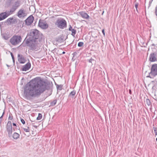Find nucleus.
Returning <instances> with one entry per match:
<instances>
[{"mask_svg": "<svg viewBox=\"0 0 157 157\" xmlns=\"http://www.w3.org/2000/svg\"><path fill=\"white\" fill-rule=\"evenodd\" d=\"M51 85L49 82L42 80H32L25 85L24 89V94L28 98L39 96L46 90L51 89Z\"/></svg>", "mask_w": 157, "mask_h": 157, "instance_id": "1", "label": "nucleus"}, {"mask_svg": "<svg viewBox=\"0 0 157 157\" xmlns=\"http://www.w3.org/2000/svg\"><path fill=\"white\" fill-rule=\"evenodd\" d=\"M42 39V36L37 29L31 30L25 39L27 45L31 50L36 51L39 48L40 43Z\"/></svg>", "mask_w": 157, "mask_h": 157, "instance_id": "2", "label": "nucleus"}, {"mask_svg": "<svg viewBox=\"0 0 157 157\" xmlns=\"http://www.w3.org/2000/svg\"><path fill=\"white\" fill-rule=\"evenodd\" d=\"M55 25L58 28L62 29L66 28L67 26L66 21L62 18H58L55 22Z\"/></svg>", "mask_w": 157, "mask_h": 157, "instance_id": "3", "label": "nucleus"}, {"mask_svg": "<svg viewBox=\"0 0 157 157\" xmlns=\"http://www.w3.org/2000/svg\"><path fill=\"white\" fill-rule=\"evenodd\" d=\"M21 4V2L19 0H17L14 2H12L10 5V10L8 11L11 14L13 13L20 6Z\"/></svg>", "mask_w": 157, "mask_h": 157, "instance_id": "4", "label": "nucleus"}, {"mask_svg": "<svg viewBox=\"0 0 157 157\" xmlns=\"http://www.w3.org/2000/svg\"><path fill=\"white\" fill-rule=\"evenodd\" d=\"M22 38L20 36L14 35L10 40V42L14 45H18L21 41Z\"/></svg>", "mask_w": 157, "mask_h": 157, "instance_id": "5", "label": "nucleus"}, {"mask_svg": "<svg viewBox=\"0 0 157 157\" xmlns=\"http://www.w3.org/2000/svg\"><path fill=\"white\" fill-rule=\"evenodd\" d=\"M6 130L8 133V137L10 138L11 137L13 132L11 122L9 121L6 126Z\"/></svg>", "mask_w": 157, "mask_h": 157, "instance_id": "6", "label": "nucleus"}, {"mask_svg": "<svg viewBox=\"0 0 157 157\" xmlns=\"http://www.w3.org/2000/svg\"><path fill=\"white\" fill-rule=\"evenodd\" d=\"M150 74L155 77L157 75V64H155L152 65L151 69Z\"/></svg>", "mask_w": 157, "mask_h": 157, "instance_id": "7", "label": "nucleus"}, {"mask_svg": "<svg viewBox=\"0 0 157 157\" xmlns=\"http://www.w3.org/2000/svg\"><path fill=\"white\" fill-rule=\"evenodd\" d=\"M11 15L8 10L0 13V21L3 20Z\"/></svg>", "mask_w": 157, "mask_h": 157, "instance_id": "8", "label": "nucleus"}, {"mask_svg": "<svg viewBox=\"0 0 157 157\" xmlns=\"http://www.w3.org/2000/svg\"><path fill=\"white\" fill-rule=\"evenodd\" d=\"M34 20V17L32 15H30L25 21V24L28 26L30 25L33 23Z\"/></svg>", "mask_w": 157, "mask_h": 157, "instance_id": "9", "label": "nucleus"}, {"mask_svg": "<svg viewBox=\"0 0 157 157\" xmlns=\"http://www.w3.org/2000/svg\"><path fill=\"white\" fill-rule=\"evenodd\" d=\"M38 25L41 28L43 29H47L48 26V25L45 22H44L43 21H39Z\"/></svg>", "mask_w": 157, "mask_h": 157, "instance_id": "10", "label": "nucleus"}, {"mask_svg": "<svg viewBox=\"0 0 157 157\" xmlns=\"http://www.w3.org/2000/svg\"><path fill=\"white\" fill-rule=\"evenodd\" d=\"M17 16L20 18L24 17L26 16V14L23 9H20L18 12Z\"/></svg>", "mask_w": 157, "mask_h": 157, "instance_id": "11", "label": "nucleus"}, {"mask_svg": "<svg viewBox=\"0 0 157 157\" xmlns=\"http://www.w3.org/2000/svg\"><path fill=\"white\" fill-rule=\"evenodd\" d=\"M31 63L29 62L26 64L24 65L21 68V70L22 71H26L28 70L31 67Z\"/></svg>", "mask_w": 157, "mask_h": 157, "instance_id": "12", "label": "nucleus"}, {"mask_svg": "<svg viewBox=\"0 0 157 157\" xmlns=\"http://www.w3.org/2000/svg\"><path fill=\"white\" fill-rule=\"evenodd\" d=\"M79 14L81 16L84 18L88 19L89 18V16L88 14L84 12H81L79 13Z\"/></svg>", "mask_w": 157, "mask_h": 157, "instance_id": "13", "label": "nucleus"}, {"mask_svg": "<svg viewBox=\"0 0 157 157\" xmlns=\"http://www.w3.org/2000/svg\"><path fill=\"white\" fill-rule=\"evenodd\" d=\"M156 52H153L151 53L149 57V59H156Z\"/></svg>", "mask_w": 157, "mask_h": 157, "instance_id": "14", "label": "nucleus"}, {"mask_svg": "<svg viewBox=\"0 0 157 157\" xmlns=\"http://www.w3.org/2000/svg\"><path fill=\"white\" fill-rule=\"evenodd\" d=\"M19 134L16 132H14L13 135V137L15 140L18 139L19 137Z\"/></svg>", "mask_w": 157, "mask_h": 157, "instance_id": "15", "label": "nucleus"}, {"mask_svg": "<svg viewBox=\"0 0 157 157\" xmlns=\"http://www.w3.org/2000/svg\"><path fill=\"white\" fill-rule=\"evenodd\" d=\"M75 94L76 91L75 90H74L72 91H71V93L69 94V96L71 97L72 98H73L74 96L75 95Z\"/></svg>", "mask_w": 157, "mask_h": 157, "instance_id": "16", "label": "nucleus"}, {"mask_svg": "<svg viewBox=\"0 0 157 157\" xmlns=\"http://www.w3.org/2000/svg\"><path fill=\"white\" fill-rule=\"evenodd\" d=\"M56 85V86L57 89L58 90H61L62 89L63 85H59L56 84H55Z\"/></svg>", "mask_w": 157, "mask_h": 157, "instance_id": "17", "label": "nucleus"}, {"mask_svg": "<svg viewBox=\"0 0 157 157\" xmlns=\"http://www.w3.org/2000/svg\"><path fill=\"white\" fill-rule=\"evenodd\" d=\"M57 101L56 99L50 102V105L51 106H54L56 104Z\"/></svg>", "mask_w": 157, "mask_h": 157, "instance_id": "18", "label": "nucleus"}, {"mask_svg": "<svg viewBox=\"0 0 157 157\" xmlns=\"http://www.w3.org/2000/svg\"><path fill=\"white\" fill-rule=\"evenodd\" d=\"M71 31V35L73 36H74L75 34L76 33V30L75 29H73Z\"/></svg>", "mask_w": 157, "mask_h": 157, "instance_id": "19", "label": "nucleus"}, {"mask_svg": "<svg viewBox=\"0 0 157 157\" xmlns=\"http://www.w3.org/2000/svg\"><path fill=\"white\" fill-rule=\"evenodd\" d=\"M42 115L41 113H39L38 114V116L37 117L36 119L37 120H40V119H41L42 118Z\"/></svg>", "mask_w": 157, "mask_h": 157, "instance_id": "20", "label": "nucleus"}, {"mask_svg": "<svg viewBox=\"0 0 157 157\" xmlns=\"http://www.w3.org/2000/svg\"><path fill=\"white\" fill-rule=\"evenodd\" d=\"M146 104L148 106L151 105V102L150 100L148 99H146Z\"/></svg>", "mask_w": 157, "mask_h": 157, "instance_id": "21", "label": "nucleus"}, {"mask_svg": "<svg viewBox=\"0 0 157 157\" xmlns=\"http://www.w3.org/2000/svg\"><path fill=\"white\" fill-rule=\"evenodd\" d=\"M18 59H24V57L21 55L18 54L17 55Z\"/></svg>", "mask_w": 157, "mask_h": 157, "instance_id": "22", "label": "nucleus"}, {"mask_svg": "<svg viewBox=\"0 0 157 157\" xmlns=\"http://www.w3.org/2000/svg\"><path fill=\"white\" fill-rule=\"evenodd\" d=\"M17 19H13V20L12 21V22L11 24H15L17 23Z\"/></svg>", "mask_w": 157, "mask_h": 157, "instance_id": "23", "label": "nucleus"}, {"mask_svg": "<svg viewBox=\"0 0 157 157\" xmlns=\"http://www.w3.org/2000/svg\"><path fill=\"white\" fill-rule=\"evenodd\" d=\"M18 61L21 63H24L25 61V59H18Z\"/></svg>", "mask_w": 157, "mask_h": 157, "instance_id": "24", "label": "nucleus"}, {"mask_svg": "<svg viewBox=\"0 0 157 157\" xmlns=\"http://www.w3.org/2000/svg\"><path fill=\"white\" fill-rule=\"evenodd\" d=\"M13 20V18L10 17V18H8L7 19V22H10V23L11 24L12 22V21Z\"/></svg>", "mask_w": 157, "mask_h": 157, "instance_id": "25", "label": "nucleus"}, {"mask_svg": "<svg viewBox=\"0 0 157 157\" xmlns=\"http://www.w3.org/2000/svg\"><path fill=\"white\" fill-rule=\"evenodd\" d=\"M153 129L154 131L155 136H156L157 135V128L153 127Z\"/></svg>", "mask_w": 157, "mask_h": 157, "instance_id": "26", "label": "nucleus"}, {"mask_svg": "<svg viewBox=\"0 0 157 157\" xmlns=\"http://www.w3.org/2000/svg\"><path fill=\"white\" fill-rule=\"evenodd\" d=\"M84 44V43L83 42H79L78 44V46L79 47H81Z\"/></svg>", "mask_w": 157, "mask_h": 157, "instance_id": "27", "label": "nucleus"}, {"mask_svg": "<svg viewBox=\"0 0 157 157\" xmlns=\"http://www.w3.org/2000/svg\"><path fill=\"white\" fill-rule=\"evenodd\" d=\"M13 119V116L11 113H10L9 114V117H8V120H12Z\"/></svg>", "mask_w": 157, "mask_h": 157, "instance_id": "28", "label": "nucleus"}, {"mask_svg": "<svg viewBox=\"0 0 157 157\" xmlns=\"http://www.w3.org/2000/svg\"><path fill=\"white\" fill-rule=\"evenodd\" d=\"M24 131L26 132H30V129L29 127H27V128H23Z\"/></svg>", "mask_w": 157, "mask_h": 157, "instance_id": "29", "label": "nucleus"}, {"mask_svg": "<svg viewBox=\"0 0 157 157\" xmlns=\"http://www.w3.org/2000/svg\"><path fill=\"white\" fill-rule=\"evenodd\" d=\"M155 76H153L151 75L150 74V72L149 73V75L147 76V77L150 78H153Z\"/></svg>", "mask_w": 157, "mask_h": 157, "instance_id": "30", "label": "nucleus"}, {"mask_svg": "<svg viewBox=\"0 0 157 157\" xmlns=\"http://www.w3.org/2000/svg\"><path fill=\"white\" fill-rule=\"evenodd\" d=\"M21 121L23 124H25V121L23 119L21 118Z\"/></svg>", "mask_w": 157, "mask_h": 157, "instance_id": "31", "label": "nucleus"}, {"mask_svg": "<svg viewBox=\"0 0 157 157\" xmlns=\"http://www.w3.org/2000/svg\"><path fill=\"white\" fill-rule=\"evenodd\" d=\"M138 3H136L135 5V7H136V10L137 12H138V10H137V7H138Z\"/></svg>", "mask_w": 157, "mask_h": 157, "instance_id": "32", "label": "nucleus"}, {"mask_svg": "<svg viewBox=\"0 0 157 157\" xmlns=\"http://www.w3.org/2000/svg\"><path fill=\"white\" fill-rule=\"evenodd\" d=\"M73 29L72 28V27H71V25H69V30L70 31H71Z\"/></svg>", "mask_w": 157, "mask_h": 157, "instance_id": "33", "label": "nucleus"}, {"mask_svg": "<svg viewBox=\"0 0 157 157\" xmlns=\"http://www.w3.org/2000/svg\"><path fill=\"white\" fill-rule=\"evenodd\" d=\"M155 15L157 16V6L155 7Z\"/></svg>", "mask_w": 157, "mask_h": 157, "instance_id": "34", "label": "nucleus"}, {"mask_svg": "<svg viewBox=\"0 0 157 157\" xmlns=\"http://www.w3.org/2000/svg\"><path fill=\"white\" fill-rule=\"evenodd\" d=\"M13 1V0H7L9 4H10V3L11 4L12 2Z\"/></svg>", "mask_w": 157, "mask_h": 157, "instance_id": "35", "label": "nucleus"}, {"mask_svg": "<svg viewBox=\"0 0 157 157\" xmlns=\"http://www.w3.org/2000/svg\"><path fill=\"white\" fill-rule=\"evenodd\" d=\"M94 60V59H87V62L89 63H91L92 61Z\"/></svg>", "mask_w": 157, "mask_h": 157, "instance_id": "36", "label": "nucleus"}, {"mask_svg": "<svg viewBox=\"0 0 157 157\" xmlns=\"http://www.w3.org/2000/svg\"><path fill=\"white\" fill-rule=\"evenodd\" d=\"M10 54L12 58V59H14V56L13 53L12 52H10Z\"/></svg>", "mask_w": 157, "mask_h": 157, "instance_id": "37", "label": "nucleus"}, {"mask_svg": "<svg viewBox=\"0 0 157 157\" xmlns=\"http://www.w3.org/2000/svg\"><path fill=\"white\" fill-rule=\"evenodd\" d=\"M157 59H149L150 61L151 62H155L156 61Z\"/></svg>", "mask_w": 157, "mask_h": 157, "instance_id": "38", "label": "nucleus"}, {"mask_svg": "<svg viewBox=\"0 0 157 157\" xmlns=\"http://www.w3.org/2000/svg\"><path fill=\"white\" fill-rule=\"evenodd\" d=\"M102 33H103V35H105V31H104V29H103L102 31Z\"/></svg>", "mask_w": 157, "mask_h": 157, "instance_id": "39", "label": "nucleus"}, {"mask_svg": "<svg viewBox=\"0 0 157 157\" xmlns=\"http://www.w3.org/2000/svg\"><path fill=\"white\" fill-rule=\"evenodd\" d=\"M13 125L14 126H17V125L15 123H13Z\"/></svg>", "mask_w": 157, "mask_h": 157, "instance_id": "40", "label": "nucleus"}, {"mask_svg": "<svg viewBox=\"0 0 157 157\" xmlns=\"http://www.w3.org/2000/svg\"><path fill=\"white\" fill-rule=\"evenodd\" d=\"M129 93L130 94H132V91L131 90V89H129Z\"/></svg>", "mask_w": 157, "mask_h": 157, "instance_id": "41", "label": "nucleus"}, {"mask_svg": "<svg viewBox=\"0 0 157 157\" xmlns=\"http://www.w3.org/2000/svg\"><path fill=\"white\" fill-rule=\"evenodd\" d=\"M33 127L35 128H37V126L36 125H33Z\"/></svg>", "mask_w": 157, "mask_h": 157, "instance_id": "42", "label": "nucleus"}, {"mask_svg": "<svg viewBox=\"0 0 157 157\" xmlns=\"http://www.w3.org/2000/svg\"><path fill=\"white\" fill-rule=\"evenodd\" d=\"M15 59H13V61L14 64H15Z\"/></svg>", "mask_w": 157, "mask_h": 157, "instance_id": "43", "label": "nucleus"}, {"mask_svg": "<svg viewBox=\"0 0 157 157\" xmlns=\"http://www.w3.org/2000/svg\"><path fill=\"white\" fill-rule=\"evenodd\" d=\"M3 117V115H2L0 117V118H2V119Z\"/></svg>", "mask_w": 157, "mask_h": 157, "instance_id": "44", "label": "nucleus"}, {"mask_svg": "<svg viewBox=\"0 0 157 157\" xmlns=\"http://www.w3.org/2000/svg\"><path fill=\"white\" fill-rule=\"evenodd\" d=\"M77 54V53L76 52H74L73 53V55L74 56L75 55Z\"/></svg>", "mask_w": 157, "mask_h": 157, "instance_id": "45", "label": "nucleus"}, {"mask_svg": "<svg viewBox=\"0 0 157 157\" xmlns=\"http://www.w3.org/2000/svg\"><path fill=\"white\" fill-rule=\"evenodd\" d=\"M4 114H5V111H4V112H3L2 115H3V116H4Z\"/></svg>", "mask_w": 157, "mask_h": 157, "instance_id": "46", "label": "nucleus"}, {"mask_svg": "<svg viewBox=\"0 0 157 157\" xmlns=\"http://www.w3.org/2000/svg\"><path fill=\"white\" fill-rule=\"evenodd\" d=\"M75 64H78V62H77V61H76V62H75Z\"/></svg>", "mask_w": 157, "mask_h": 157, "instance_id": "47", "label": "nucleus"}, {"mask_svg": "<svg viewBox=\"0 0 157 157\" xmlns=\"http://www.w3.org/2000/svg\"><path fill=\"white\" fill-rule=\"evenodd\" d=\"M1 120H0V125H1Z\"/></svg>", "mask_w": 157, "mask_h": 157, "instance_id": "48", "label": "nucleus"}, {"mask_svg": "<svg viewBox=\"0 0 157 157\" xmlns=\"http://www.w3.org/2000/svg\"><path fill=\"white\" fill-rule=\"evenodd\" d=\"M65 53V52H63L62 53L63 54H64V53Z\"/></svg>", "mask_w": 157, "mask_h": 157, "instance_id": "49", "label": "nucleus"}, {"mask_svg": "<svg viewBox=\"0 0 157 157\" xmlns=\"http://www.w3.org/2000/svg\"><path fill=\"white\" fill-rule=\"evenodd\" d=\"M1 92H0V100H1Z\"/></svg>", "mask_w": 157, "mask_h": 157, "instance_id": "50", "label": "nucleus"}, {"mask_svg": "<svg viewBox=\"0 0 157 157\" xmlns=\"http://www.w3.org/2000/svg\"><path fill=\"white\" fill-rule=\"evenodd\" d=\"M8 67H10V66H9V65L7 64L6 65Z\"/></svg>", "mask_w": 157, "mask_h": 157, "instance_id": "51", "label": "nucleus"}, {"mask_svg": "<svg viewBox=\"0 0 157 157\" xmlns=\"http://www.w3.org/2000/svg\"><path fill=\"white\" fill-rule=\"evenodd\" d=\"M0 120H1V121H2V118H0Z\"/></svg>", "mask_w": 157, "mask_h": 157, "instance_id": "52", "label": "nucleus"}, {"mask_svg": "<svg viewBox=\"0 0 157 157\" xmlns=\"http://www.w3.org/2000/svg\"><path fill=\"white\" fill-rule=\"evenodd\" d=\"M156 141L157 142V138L156 139Z\"/></svg>", "mask_w": 157, "mask_h": 157, "instance_id": "53", "label": "nucleus"}, {"mask_svg": "<svg viewBox=\"0 0 157 157\" xmlns=\"http://www.w3.org/2000/svg\"><path fill=\"white\" fill-rule=\"evenodd\" d=\"M13 130H15L14 129V128H13Z\"/></svg>", "mask_w": 157, "mask_h": 157, "instance_id": "54", "label": "nucleus"}, {"mask_svg": "<svg viewBox=\"0 0 157 157\" xmlns=\"http://www.w3.org/2000/svg\"><path fill=\"white\" fill-rule=\"evenodd\" d=\"M32 124H34V123H33Z\"/></svg>", "mask_w": 157, "mask_h": 157, "instance_id": "55", "label": "nucleus"}, {"mask_svg": "<svg viewBox=\"0 0 157 157\" xmlns=\"http://www.w3.org/2000/svg\"><path fill=\"white\" fill-rule=\"evenodd\" d=\"M32 124H34V123H33Z\"/></svg>", "mask_w": 157, "mask_h": 157, "instance_id": "56", "label": "nucleus"}, {"mask_svg": "<svg viewBox=\"0 0 157 157\" xmlns=\"http://www.w3.org/2000/svg\"><path fill=\"white\" fill-rule=\"evenodd\" d=\"M153 46H154V45H153L152 46V47H153Z\"/></svg>", "mask_w": 157, "mask_h": 157, "instance_id": "57", "label": "nucleus"}, {"mask_svg": "<svg viewBox=\"0 0 157 157\" xmlns=\"http://www.w3.org/2000/svg\"><path fill=\"white\" fill-rule=\"evenodd\" d=\"M153 46H154V45H153L152 46V47H153Z\"/></svg>", "mask_w": 157, "mask_h": 157, "instance_id": "58", "label": "nucleus"}]
</instances>
